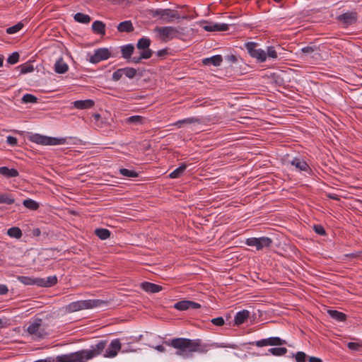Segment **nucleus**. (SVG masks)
I'll return each mask as SVG.
<instances>
[{"mask_svg": "<svg viewBox=\"0 0 362 362\" xmlns=\"http://www.w3.org/2000/svg\"><path fill=\"white\" fill-rule=\"evenodd\" d=\"M336 20L343 25L344 27H348L357 22L358 13L355 11H349L336 17Z\"/></svg>", "mask_w": 362, "mask_h": 362, "instance_id": "9d476101", "label": "nucleus"}, {"mask_svg": "<svg viewBox=\"0 0 362 362\" xmlns=\"http://www.w3.org/2000/svg\"><path fill=\"white\" fill-rule=\"evenodd\" d=\"M145 118L140 115H134L131 116L126 119V122L128 124H141L144 122V120Z\"/></svg>", "mask_w": 362, "mask_h": 362, "instance_id": "72a5a7b5", "label": "nucleus"}, {"mask_svg": "<svg viewBox=\"0 0 362 362\" xmlns=\"http://www.w3.org/2000/svg\"><path fill=\"white\" fill-rule=\"evenodd\" d=\"M245 47L250 56L255 59L257 62L262 63L266 61V52L264 49L259 48V45L257 42H248L245 43Z\"/></svg>", "mask_w": 362, "mask_h": 362, "instance_id": "423d86ee", "label": "nucleus"}, {"mask_svg": "<svg viewBox=\"0 0 362 362\" xmlns=\"http://www.w3.org/2000/svg\"><path fill=\"white\" fill-rule=\"evenodd\" d=\"M309 362H322V359L315 356H310L308 358Z\"/></svg>", "mask_w": 362, "mask_h": 362, "instance_id": "0e129e2a", "label": "nucleus"}, {"mask_svg": "<svg viewBox=\"0 0 362 362\" xmlns=\"http://www.w3.org/2000/svg\"><path fill=\"white\" fill-rule=\"evenodd\" d=\"M23 26H24L23 23L21 22H19L17 24L8 28L6 29V33H8L9 35L15 34V33H18V31H20L23 28Z\"/></svg>", "mask_w": 362, "mask_h": 362, "instance_id": "ea45409f", "label": "nucleus"}, {"mask_svg": "<svg viewBox=\"0 0 362 362\" xmlns=\"http://www.w3.org/2000/svg\"><path fill=\"white\" fill-rule=\"evenodd\" d=\"M74 107L78 110H86L94 106L95 102L93 100H76L73 103Z\"/></svg>", "mask_w": 362, "mask_h": 362, "instance_id": "6ab92c4d", "label": "nucleus"}, {"mask_svg": "<svg viewBox=\"0 0 362 362\" xmlns=\"http://www.w3.org/2000/svg\"><path fill=\"white\" fill-rule=\"evenodd\" d=\"M123 74L129 79L134 78L137 74V70L133 67L122 68Z\"/></svg>", "mask_w": 362, "mask_h": 362, "instance_id": "e433bc0d", "label": "nucleus"}, {"mask_svg": "<svg viewBox=\"0 0 362 362\" xmlns=\"http://www.w3.org/2000/svg\"><path fill=\"white\" fill-rule=\"evenodd\" d=\"M17 68L21 69V74L33 72L34 71L33 66L29 63L23 64L18 66Z\"/></svg>", "mask_w": 362, "mask_h": 362, "instance_id": "58836bf2", "label": "nucleus"}, {"mask_svg": "<svg viewBox=\"0 0 362 362\" xmlns=\"http://www.w3.org/2000/svg\"><path fill=\"white\" fill-rule=\"evenodd\" d=\"M22 102L23 103H36L37 102V98L32 94H25L22 98Z\"/></svg>", "mask_w": 362, "mask_h": 362, "instance_id": "79ce46f5", "label": "nucleus"}, {"mask_svg": "<svg viewBox=\"0 0 362 362\" xmlns=\"http://www.w3.org/2000/svg\"><path fill=\"white\" fill-rule=\"evenodd\" d=\"M134 51V46L132 44H128L121 47V53L122 57L124 59L128 60V62H131L132 59V55L133 54Z\"/></svg>", "mask_w": 362, "mask_h": 362, "instance_id": "aec40b11", "label": "nucleus"}, {"mask_svg": "<svg viewBox=\"0 0 362 362\" xmlns=\"http://www.w3.org/2000/svg\"><path fill=\"white\" fill-rule=\"evenodd\" d=\"M174 308L178 310H189V300H180L175 303Z\"/></svg>", "mask_w": 362, "mask_h": 362, "instance_id": "a19ab883", "label": "nucleus"}, {"mask_svg": "<svg viewBox=\"0 0 362 362\" xmlns=\"http://www.w3.org/2000/svg\"><path fill=\"white\" fill-rule=\"evenodd\" d=\"M202 122V119L197 117H189L185 118L184 119H181L177 121L175 124L178 127H181L182 124H192V123H198L200 124Z\"/></svg>", "mask_w": 362, "mask_h": 362, "instance_id": "f704fd0d", "label": "nucleus"}, {"mask_svg": "<svg viewBox=\"0 0 362 362\" xmlns=\"http://www.w3.org/2000/svg\"><path fill=\"white\" fill-rule=\"evenodd\" d=\"M92 30L94 33L100 35H105V24L100 21H95L92 24Z\"/></svg>", "mask_w": 362, "mask_h": 362, "instance_id": "5701e85b", "label": "nucleus"}, {"mask_svg": "<svg viewBox=\"0 0 362 362\" xmlns=\"http://www.w3.org/2000/svg\"><path fill=\"white\" fill-rule=\"evenodd\" d=\"M28 139L33 143L42 146H57L66 143L64 138H55L52 136H44L40 134H31L28 136Z\"/></svg>", "mask_w": 362, "mask_h": 362, "instance_id": "20e7f679", "label": "nucleus"}, {"mask_svg": "<svg viewBox=\"0 0 362 362\" xmlns=\"http://www.w3.org/2000/svg\"><path fill=\"white\" fill-rule=\"evenodd\" d=\"M296 362H306L307 355L303 351H298L296 354H293Z\"/></svg>", "mask_w": 362, "mask_h": 362, "instance_id": "49530a36", "label": "nucleus"}, {"mask_svg": "<svg viewBox=\"0 0 362 362\" xmlns=\"http://www.w3.org/2000/svg\"><path fill=\"white\" fill-rule=\"evenodd\" d=\"M0 174L6 178L16 177L19 175V173L16 169L8 168L6 166L0 167Z\"/></svg>", "mask_w": 362, "mask_h": 362, "instance_id": "412c9836", "label": "nucleus"}, {"mask_svg": "<svg viewBox=\"0 0 362 362\" xmlns=\"http://www.w3.org/2000/svg\"><path fill=\"white\" fill-rule=\"evenodd\" d=\"M57 283V278L56 276H50L46 279L47 287L54 286Z\"/></svg>", "mask_w": 362, "mask_h": 362, "instance_id": "3c124183", "label": "nucleus"}, {"mask_svg": "<svg viewBox=\"0 0 362 362\" xmlns=\"http://www.w3.org/2000/svg\"><path fill=\"white\" fill-rule=\"evenodd\" d=\"M313 230L320 235H326V231L325 228L320 224L313 226Z\"/></svg>", "mask_w": 362, "mask_h": 362, "instance_id": "09e8293b", "label": "nucleus"}, {"mask_svg": "<svg viewBox=\"0 0 362 362\" xmlns=\"http://www.w3.org/2000/svg\"><path fill=\"white\" fill-rule=\"evenodd\" d=\"M347 346L351 350L357 351L359 349L360 345L356 342H349Z\"/></svg>", "mask_w": 362, "mask_h": 362, "instance_id": "4d7b16f0", "label": "nucleus"}, {"mask_svg": "<svg viewBox=\"0 0 362 362\" xmlns=\"http://www.w3.org/2000/svg\"><path fill=\"white\" fill-rule=\"evenodd\" d=\"M107 340H100L96 344L92 345L90 349H82L76 352L49 357L50 362H86L98 356L107 346Z\"/></svg>", "mask_w": 362, "mask_h": 362, "instance_id": "f03ea898", "label": "nucleus"}, {"mask_svg": "<svg viewBox=\"0 0 362 362\" xmlns=\"http://www.w3.org/2000/svg\"><path fill=\"white\" fill-rule=\"evenodd\" d=\"M211 322L216 326H223L225 324L224 319L222 317L213 318Z\"/></svg>", "mask_w": 362, "mask_h": 362, "instance_id": "603ef678", "label": "nucleus"}, {"mask_svg": "<svg viewBox=\"0 0 362 362\" xmlns=\"http://www.w3.org/2000/svg\"><path fill=\"white\" fill-rule=\"evenodd\" d=\"M361 255H362V252L358 251V252H356L346 254V255H345V256L349 257V258L354 259V258H359V257H361Z\"/></svg>", "mask_w": 362, "mask_h": 362, "instance_id": "bf43d9fd", "label": "nucleus"}, {"mask_svg": "<svg viewBox=\"0 0 362 362\" xmlns=\"http://www.w3.org/2000/svg\"><path fill=\"white\" fill-rule=\"evenodd\" d=\"M122 71H123L122 68L118 69L117 70H116L112 74V79L114 81H119L122 78V76L124 75Z\"/></svg>", "mask_w": 362, "mask_h": 362, "instance_id": "8fccbe9b", "label": "nucleus"}, {"mask_svg": "<svg viewBox=\"0 0 362 362\" xmlns=\"http://www.w3.org/2000/svg\"><path fill=\"white\" fill-rule=\"evenodd\" d=\"M226 60L230 63H236L238 62V58L234 54H229L225 57Z\"/></svg>", "mask_w": 362, "mask_h": 362, "instance_id": "13d9d810", "label": "nucleus"}, {"mask_svg": "<svg viewBox=\"0 0 362 362\" xmlns=\"http://www.w3.org/2000/svg\"><path fill=\"white\" fill-rule=\"evenodd\" d=\"M223 61V57L221 55L217 54L214 55L211 57L205 58L202 60V63L204 65H211L213 64L215 66H218L221 65Z\"/></svg>", "mask_w": 362, "mask_h": 362, "instance_id": "b1692460", "label": "nucleus"}, {"mask_svg": "<svg viewBox=\"0 0 362 362\" xmlns=\"http://www.w3.org/2000/svg\"><path fill=\"white\" fill-rule=\"evenodd\" d=\"M189 309L195 310V309L200 308L201 305L198 303H196V302H194L192 300H189Z\"/></svg>", "mask_w": 362, "mask_h": 362, "instance_id": "052dcab7", "label": "nucleus"}, {"mask_svg": "<svg viewBox=\"0 0 362 362\" xmlns=\"http://www.w3.org/2000/svg\"><path fill=\"white\" fill-rule=\"evenodd\" d=\"M291 165L295 166L296 169L300 171H304L309 174L312 173V170L309 165L303 159L299 158H294L291 162Z\"/></svg>", "mask_w": 362, "mask_h": 362, "instance_id": "4468645a", "label": "nucleus"}, {"mask_svg": "<svg viewBox=\"0 0 362 362\" xmlns=\"http://www.w3.org/2000/svg\"><path fill=\"white\" fill-rule=\"evenodd\" d=\"M74 20L76 22L87 24L89 23L91 21V18L85 13H77L74 16Z\"/></svg>", "mask_w": 362, "mask_h": 362, "instance_id": "7c9ffc66", "label": "nucleus"}, {"mask_svg": "<svg viewBox=\"0 0 362 362\" xmlns=\"http://www.w3.org/2000/svg\"><path fill=\"white\" fill-rule=\"evenodd\" d=\"M15 201V198L11 193L0 194V204H13Z\"/></svg>", "mask_w": 362, "mask_h": 362, "instance_id": "c85d7f7f", "label": "nucleus"}, {"mask_svg": "<svg viewBox=\"0 0 362 362\" xmlns=\"http://www.w3.org/2000/svg\"><path fill=\"white\" fill-rule=\"evenodd\" d=\"M203 28L208 32L228 31L229 30V25L226 23H207V25L203 26Z\"/></svg>", "mask_w": 362, "mask_h": 362, "instance_id": "2eb2a0df", "label": "nucleus"}, {"mask_svg": "<svg viewBox=\"0 0 362 362\" xmlns=\"http://www.w3.org/2000/svg\"><path fill=\"white\" fill-rule=\"evenodd\" d=\"M141 288L146 292L151 293H158L162 291L163 289V287L161 286L148 281H144L141 283Z\"/></svg>", "mask_w": 362, "mask_h": 362, "instance_id": "f3484780", "label": "nucleus"}, {"mask_svg": "<svg viewBox=\"0 0 362 362\" xmlns=\"http://www.w3.org/2000/svg\"><path fill=\"white\" fill-rule=\"evenodd\" d=\"M121 349V343L118 339H114L111 341L108 347L103 351L105 350V353L103 354V356L105 358H113L117 355L118 351ZM104 351L102 352V354Z\"/></svg>", "mask_w": 362, "mask_h": 362, "instance_id": "ddd939ff", "label": "nucleus"}, {"mask_svg": "<svg viewBox=\"0 0 362 362\" xmlns=\"http://www.w3.org/2000/svg\"><path fill=\"white\" fill-rule=\"evenodd\" d=\"M155 31L159 34L161 40L164 42L178 37L182 34L176 28L171 26L156 27Z\"/></svg>", "mask_w": 362, "mask_h": 362, "instance_id": "0eeeda50", "label": "nucleus"}, {"mask_svg": "<svg viewBox=\"0 0 362 362\" xmlns=\"http://www.w3.org/2000/svg\"><path fill=\"white\" fill-rule=\"evenodd\" d=\"M111 57V52L107 48H98L95 50L94 54L90 57L89 62L92 64H97L101 61L106 60Z\"/></svg>", "mask_w": 362, "mask_h": 362, "instance_id": "f8f14e48", "label": "nucleus"}, {"mask_svg": "<svg viewBox=\"0 0 362 362\" xmlns=\"http://www.w3.org/2000/svg\"><path fill=\"white\" fill-rule=\"evenodd\" d=\"M117 28L119 33H132L134 30V28L131 21H124L119 23Z\"/></svg>", "mask_w": 362, "mask_h": 362, "instance_id": "4be33fe9", "label": "nucleus"}, {"mask_svg": "<svg viewBox=\"0 0 362 362\" xmlns=\"http://www.w3.org/2000/svg\"><path fill=\"white\" fill-rule=\"evenodd\" d=\"M119 173L124 176L127 177H137L139 176L138 173L133 170H129L127 168H120Z\"/></svg>", "mask_w": 362, "mask_h": 362, "instance_id": "4c0bfd02", "label": "nucleus"}, {"mask_svg": "<svg viewBox=\"0 0 362 362\" xmlns=\"http://www.w3.org/2000/svg\"><path fill=\"white\" fill-rule=\"evenodd\" d=\"M23 204L28 209L35 211L39 208V204L33 199H27L23 202Z\"/></svg>", "mask_w": 362, "mask_h": 362, "instance_id": "473e14b6", "label": "nucleus"}, {"mask_svg": "<svg viewBox=\"0 0 362 362\" xmlns=\"http://www.w3.org/2000/svg\"><path fill=\"white\" fill-rule=\"evenodd\" d=\"M187 164L186 163H182L180 167L174 170L170 175L169 177L172 179L178 178L180 177L183 173H185V170L187 169Z\"/></svg>", "mask_w": 362, "mask_h": 362, "instance_id": "cd10ccee", "label": "nucleus"}, {"mask_svg": "<svg viewBox=\"0 0 362 362\" xmlns=\"http://www.w3.org/2000/svg\"><path fill=\"white\" fill-rule=\"evenodd\" d=\"M265 52H266V54H267V57H268L269 58H272V59H277L278 54H277V52L275 49L274 47H273V46L267 47V51H265Z\"/></svg>", "mask_w": 362, "mask_h": 362, "instance_id": "37998d69", "label": "nucleus"}, {"mask_svg": "<svg viewBox=\"0 0 362 362\" xmlns=\"http://www.w3.org/2000/svg\"><path fill=\"white\" fill-rule=\"evenodd\" d=\"M151 40L146 37L140 38L136 43V48L139 50L150 48Z\"/></svg>", "mask_w": 362, "mask_h": 362, "instance_id": "bb28decb", "label": "nucleus"}, {"mask_svg": "<svg viewBox=\"0 0 362 362\" xmlns=\"http://www.w3.org/2000/svg\"><path fill=\"white\" fill-rule=\"evenodd\" d=\"M20 54L17 52H13L7 59V62L10 64H15L19 61Z\"/></svg>", "mask_w": 362, "mask_h": 362, "instance_id": "a18cd8bd", "label": "nucleus"}, {"mask_svg": "<svg viewBox=\"0 0 362 362\" xmlns=\"http://www.w3.org/2000/svg\"><path fill=\"white\" fill-rule=\"evenodd\" d=\"M168 48H164L162 49L158 50L156 52V55L160 57V59H164L167 55H168Z\"/></svg>", "mask_w": 362, "mask_h": 362, "instance_id": "864d4df0", "label": "nucleus"}, {"mask_svg": "<svg viewBox=\"0 0 362 362\" xmlns=\"http://www.w3.org/2000/svg\"><path fill=\"white\" fill-rule=\"evenodd\" d=\"M32 234L33 236L35 237H38L41 234V230L40 228H34L33 230H32Z\"/></svg>", "mask_w": 362, "mask_h": 362, "instance_id": "e2e57ef3", "label": "nucleus"}, {"mask_svg": "<svg viewBox=\"0 0 362 362\" xmlns=\"http://www.w3.org/2000/svg\"><path fill=\"white\" fill-rule=\"evenodd\" d=\"M35 285H37V286H39L41 287H47L46 279H42V278L35 279Z\"/></svg>", "mask_w": 362, "mask_h": 362, "instance_id": "5fc2aeb1", "label": "nucleus"}, {"mask_svg": "<svg viewBox=\"0 0 362 362\" xmlns=\"http://www.w3.org/2000/svg\"><path fill=\"white\" fill-rule=\"evenodd\" d=\"M69 69V66L66 62H64L63 59L59 58L54 65V70L57 74H64Z\"/></svg>", "mask_w": 362, "mask_h": 362, "instance_id": "a878e982", "label": "nucleus"}, {"mask_svg": "<svg viewBox=\"0 0 362 362\" xmlns=\"http://www.w3.org/2000/svg\"><path fill=\"white\" fill-rule=\"evenodd\" d=\"M268 351L274 356H280L285 355L288 350L285 347H275L269 349Z\"/></svg>", "mask_w": 362, "mask_h": 362, "instance_id": "c9c22d12", "label": "nucleus"}, {"mask_svg": "<svg viewBox=\"0 0 362 362\" xmlns=\"http://www.w3.org/2000/svg\"><path fill=\"white\" fill-rule=\"evenodd\" d=\"M250 313L247 310H243L236 313L234 317V325L239 326L245 323L250 317Z\"/></svg>", "mask_w": 362, "mask_h": 362, "instance_id": "dca6fc26", "label": "nucleus"}, {"mask_svg": "<svg viewBox=\"0 0 362 362\" xmlns=\"http://www.w3.org/2000/svg\"><path fill=\"white\" fill-rule=\"evenodd\" d=\"M107 302L103 300L89 299L72 302L67 305L66 309L69 312H76L81 310L107 305Z\"/></svg>", "mask_w": 362, "mask_h": 362, "instance_id": "7ed1b4c3", "label": "nucleus"}, {"mask_svg": "<svg viewBox=\"0 0 362 362\" xmlns=\"http://www.w3.org/2000/svg\"><path fill=\"white\" fill-rule=\"evenodd\" d=\"M6 142L11 145V146H16L17 144H18V140L16 137L14 136H7L6 138Z\"/></svg>", "mask_w": 362, "mask_h": 362, "instance_id": "6e6d98bb", "label": "nucleus"}, {"mask_svg": "<svg viewBox=\"0 0 362 362\" xmlns=\"http://www.w3.org/2000/svg\"><path fill=\"white\" fill-rule=\"evenodd\" d=\"M93 117L95 119V120L98 121L101 118V116L98 113H95L93 115Z\"/></svg>", "mask_w": 362, "mask_h": 362, "instance_id": "774afa93", "label": "nucleus"}, {"mask_svg": "<svg viewBox=\"0 0 362 362\" xmlns=\"http://www.w3.org/2000/svg\"><path fill=\"white\" fill-rule=\"evenodd\" d=\"M95 234L100 240H105L110 237L111 233L108 229L106 228H96L95 230Z\"/></svg>", "mask_w": 362, "mask_h": 362, "instance_id": "c756f323", "label": "nucleus"}, {"mask_svg": "<svg viewBox=\"0 0 362 362\" xmlns=\"http://www.w3.org/2000/svg\"><path fill=\"white\" fill-rule=\"evenodd\" d=\"M42 320L40 318H35L34 321L29 325L27 328V332L31 334L35 335L38 338H44L47 333L44 329H41Z\"/></svg>", "mask_w": 362, "mask_h": 362, "instance_id": "9b49d317", "label": "nucleus"}, {"mask_svg": "<svg viewBox=\"0 0 362 362\" xmlns=\"http://www.w3.org/2000/svg\"><path fill=\"white\" fill-rule=\"evenodd\" d=\"M327 313L334 320L338 322H344L346 320V315L336 310H328Z\"/></svg>", "mask_w": 362, "mask_h": 362, "instance_id": "393cba45", "label": "nucleus"}, {"mask_svg": "<svg viewBox=\"0 0 362 362\" xmlns=\"http://www.w3.org/2000/svg\"><path fill=\"white\" fill-rule=\"evenodd\" d=\"M328 197L333 200H339V199L338 196L335 194H330L328 195Z\"/></svg>", "mask_w": 362, "mask_h": 362, "instance_id": "338daca9", "label": "nucleus"}, {"mask_svg": "<svg viewBox=\"0 0 362 362\" xmlns=\"http://www.w3.org/2000/svg\"><path fill=\"white\" fill-rule=\"evenodd\" d=\"M272 243V239L268 237L249 238L245 240L247 245L255 247L257 250L270 247Z\"/></svg>", "mask_w": 362, "mask_h": 362, "instance_id": "6e6552de", "label": "nucleus"}, {"mask_svg": "<svg viewBox=\"0 0 362 362\" xmlns=\"http://www.w3.org/2000/svg\"><path fill=\"white\" fill-rule=\"evenodd\" d=\"M18 279L25 285H35V279L25 276H19Z\"/></svg>", "mask_w": 362, "mask_h": 362, "instance_id": "c03bdc74", "label": "nucleus"}, {"mask_svg": "<svg viewBox=\"0 0 362 362\" xmlns=\"http://www.w3.org/2000/svg\"><path fill=\"white\" fill-rule=\"evenodd\" d=\"M7 235L11 238L19 239L22 237L23 233L18 227H11L7 230Z\"/></svg>", "mask_w": 362, "mask_h": 362, "instance_id": "2f4dec72", "label": "nucleus"}, {"mask_svg": "<svg viewBox=\"0 0 362 362\" xmlns=\"http://www.w3.org/2000/svg\"><path fill=\"white\" fill-rule=\"evenodd\" d=\"M318 49H319V48L316 45L307 46V47H303L301 49V52H302V53L305 54H310L313 52H314Z\"/></svg>", "mask_w": 362, "mask_h": 362, "instance_id": "de8ad7c7", "label": "nucleus"}, {"mask_svg": "<svg viewBox=\"0 0 362 362\" xmlns=\"http://www.w3.org/2000/svg\"><path fill=\"white\" fill-rule=\"evenodd\" d=\"M8 292V287L4 284H0V295H5Z\"/></svg>", "mask_w": 362, "mask_h": 362, "instance_id": "680f3d73", "label": "nucleus"}, {"mask_svg": "<svg viewBox=\"0 0 362 362\" xmlns=\"http://www.w3.org/2000/svg\"><path fill=\"white\" fill-rule=\"evenodd\" d=\"M248 344L255 345L258 347H262L265 346H281L286 344V341L278 337H272L259 341H250L248 342Z\"/></svg>", "mask_w": 362, "mask_h": 362, "instance_id": "1a4fd4ad", "label": "nucleus"}, {"mask_svg": "<svg viewBox=\"0 0 362 362\" xmlns=\"http://www.w3.org/2000/svg\"><path fill=\"white\" fill-rule=\"evenodd\" d=\"M153 54V51L150 48L141 50L139 57H134L131 59V62L134 64H140L143 59H150Z\"/></svg>", "mask_w": 362, "mask_h": 362, "instance_id": "a211bd4d", "label": "nucleus"}, {"mask_svg": "<svg viewBox=\"0 0 362 362\" xmlns=\"http://www.w3.org/2000/svg\"><path fill=\"white\" fill-rule=\"evenodd\" d=\"M155 349L160 352H165L166 351L165 346L163 345H157Z\"/></svg>", "mask_w": 362, "mask_h": 362, "instance_id": "69168bd1", "label": "nucleus"}, {"mask_svg": "<svg viewBox=\"0 0 362 362\" xmlns=\"http://www.w3.org/2000/svg\"><path fill=\"white\" fill-rule=\"evenodd\" d=\"M150 14L153 17H159L161 20L166 23L173 22V18L180 19L181 18L177 11L170 8L152 9L150 11Z\"/></svg>", "mask_w": 362, "mask_h": 362, "instance_id": "39448f33", "label": "nucleus"}, {"mask_svg": "<svg viewBox=\"0 0 362 362\" xmlns=\"http://www.w3.org/2000/svg\"><path fill=\"white\" fill-rule=\"evenodd\" d=\"M164 343L177 349L176 354L179 356H185L186 352H199V353H206L210 346H214L215 347L221 348H234L233 345L230 344H208L202 343V341L199 339H190L187 338H174L169 341H165Z\"/></svg>", "mask_w": 362, "mask_h": 362, "instance_id": "f257e3e1", "label": "nucleus"}]
</instances>
